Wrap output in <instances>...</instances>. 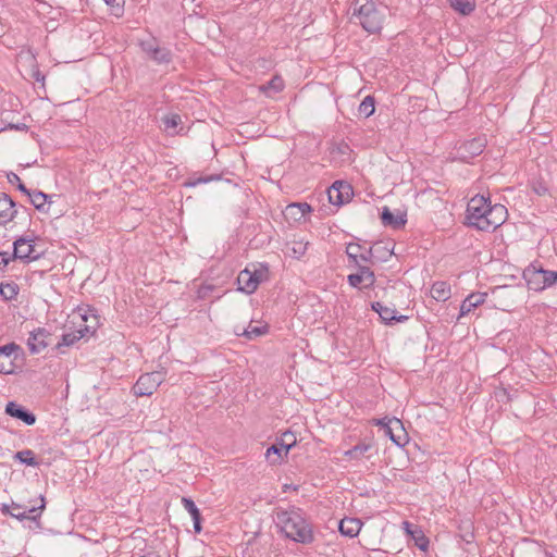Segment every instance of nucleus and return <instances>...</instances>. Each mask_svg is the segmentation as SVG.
Segmentation results:
<instances>
[{"label":"nucleus","instance_id":"obj_1","mask_svg":"<svg viewBox=\"0 0 557 557\" xmlns=\"http://www.w3.org/2000/svg\"><path fill=\"white\" fill-rule=\"evenodd\" d=\"M275 523L293 542L308 545L314 541L313 525L300 508L292 507L277 511Z\"/></svg>","mask_w":557,"mask_h":557},{"label":"nucleus","instance_id":"obj_2","mask_svg":"<svg viewBox=\"0 0 557 557\" xmlns=\"http://www.w3.org/2000/svg\"><path fill=\"white\" fill-rule=\"evenodd\" d=\"M352 20L370 34L380 33L385 20V10L374 0H354Z\"/></svg>","mask_w":557,"mask_h":557},{"label":"nucleus","instance_id":"obj_3","mask_svg":"<svg viewBox=\"0 0 557 557\" xmlns=\"http://www.w3.org/2000/svg\"><path fill=\"white\" fill-rule=\"evenodd\" d=\"M490 197L476 195L472 197L466 210V224L478 231H485V219L490 207Z\"/></svg>","mask_w":557,"mask_h":557},{"label":"nucleus","instance_id":"obj_4","mask_svg":"<svg viewBox=\"0 0 557 557\" xmlns=\"http://www.w3.org/2000/svg\"><path fill=\"white\" fill-rule=\"evenodd\" d=\"M81 319L85 322H87L89 319H92L95 323L85 324L84 327H79L75 332L63 334L61 341L57 343L54 347L59 352H63L62 347L73 346L81 338L88 337L95 334L98 325V315L96 314V310L92 308H88L83 314H81Z\"/></svg>","mask_w":557,"mask_h":557},{"label":"nucleus","instance_id":"obj_5","mask_svg":"<svg viewBox=\"0 0 557 557\" xmlns=\"http://www.w3.org/2000/svg\"><path fill=\"white\" fill-rule=\"evenodd\" d=\"M486 144L487 140L483 136L461 141L455 147V158L462 162H470L484 151Z\"/></svg>","mask_w":557,"mask_h":557},{"label":"nucleus","instance_id":"obj_6","mask_svg":"<svg viewBox=\"0 0 557 557\" xmlns=\"http://www.w3.org/2000/svg\"><path fill=\"white\" fill-rule=\"evenodd\" d=\"M40 502L41 503L38 507L33 506L28 509L17 503L12 502L9 505L3 504L0 510L3 515H10L20 521L27 519L37 522L38 517L41 515V511L46 507V502L42 496L40 497Z\"/></svg>","mask_w":557,"mask_h":557},{"label":"nucleus","instance_id":"obj_7","mask_svg":"<svg viewBox=\"0 0 557 557\" xmlns=\"http://www.w3.org/2000/svg\"><path fill=\"white\" fill-rule=\"evenodd\" d=\"M165 380V372L154 371L141 374L136 381L133 391L137 396H150Z\"/></svg>","mask_w":557,"mask_h":557},{"label":"nucleus","instance_id":"obj_8","mask_svg":"<svg viewBox=\"0 0 557 557\" xmlns=\"http://www.w3.org/2000/svg\"><path fill=\"white\" fill-rule=\"evenodd\" d=\"M41 252L37 251L33 239L21 236L13 243V259H20L26 263L38 260L41 257Z\"/></svg>","mask_w":557,"mask_h":557},{"label":"nucleus","instance_id":"obj_9","mask_svg":"<svg viewBox=\"0 0 557 557\" xmlns=\"http://www.w3.org/2000/svg\"><path fill=\"white\" fill-rule=\"evenodd\" d=\"M354 196L352 186L346 181H335L327 188L329 201L337 207L348 203Z\"/></svg>","mask_w":557,"mask_h":557},{"label":"nucleus","instance_id":"obj_10","mask_svg":"<svg viewBox=\"0 0 557 557\" xmlns=\"http://www.w3.org/2000/svg\"><path fill=\"white\" fill-rule=\"evenodd\" d=\"M22 352V347L14 342L0 346V373H13L15 367L14 361Z\"/></svg>","mask_w":557,"mask_h":557},{"label":"nucleus","instance_id":"obj_11","mask_svg":"<svg viewBox=\"0 0 557 557\" xmlns=\"http://www.w3.org/2000/svg\"><path fill=\"white\" fill-rule=\"evenodd\" d=\"M285 437H289L290 442L281 438L278 443L271 445L265 453V457L271 465H277L283 459V456H287L288 451L293 446L296 445V436L292 432H285Z\"/></svg>","mask_w":557,"mask_h":557},{"label":"nucleus","instance_id":"obj_12","mask_svg":"<svg viewBox=\"0 0 557 557\" xmlns=\"http://www.w3.org/2000/svg\"><path fill=\"white\" fill-rule=\"evenodd\" d=\"M544 274L545 269H543L541 263L533 262L523 270L522 276L529 289L542 292L545 289L544 280L542 277Z\"/></svg>","mask_w":557,"mask_h":557},{"label":"nucleus","instance_id":"obj_13","mask_svg":"<svg viewBox=\"0 0 557 557\" xmlns=\"http://www.w3.org/2000/svg\"><path fill=\"white\" fill-rule=\"evenodd\" d=\"M52 334L45 327H37L30 332L27 346L30 354H39L51 344Z\"/></svg>","mask_w":557,"mask_h":557},{"label":"nucleus","instance_id":"obj_14","mask_svg":"<svg viewBox=\"0 0 557 557\" xmlns=\"http://www.w3.org/2000/svg\"><path fill=\"white\" fill-rule=\"evenodd\" d=\"M507 219V209L505 206L500 203L491 205L487 209V215L485 219V231L484 232H494L497 227H499L503 223H505Z\"/></svg>","mask_w":557,"mask_h":557},{"label":"nucleus","instance_id":"obj_15","mask_svg":"<svg viewBox=\"0 0 557 557\" xmlns=\"http://www.w3.org/2000/svg\"><path fill=\"white\" fill-rule=\"evenodd\" d=\"M346 253L350 264L354 267L363 265L362 262L372 264L370 247L366 248L360 244L349 243L346 247Z\"/></svg>","mask_w":557,"mask_h":557},{"label":"nucleus","instance_id":"obj_16","mask_svg":"<svg viewBox=\"0 0 557 557\" xmlns=\"http://www.w3.org/2000/svg\"><path fill=\"white\" fill-rule=\"evenodd\" d=\"M20 214V209L7 193H0V225H5Z\"/></svg>","mask_w":557,"mask_h":557},{"label":"nucleus","instance_id":"obj_17","mask_svg":"<svg viewBox=\"0 0 557 557\" xmlns=\"http://www.w3.org/2000/svg\"><path fill=\"white\" fill-rule=\"evenodd\" d=\"M357 273L349 274L347 281L351 287L360 288L361 284L364 283L363 287L368 288L375 283L374 272L368 265L356 267Z\"/></svg>","mask_w":557,"mask_h":557},{"label":"nucleus","instance_id":"obj_18","mask_svg":"<svg viewBox=\"0 0 557 557\" xmlns=\"http://www.w3.org/2000/svg\"><path fill=\"white\" fill-rule=\"evenodd\" d=\"M4 411L8 416L23 421L26 425H33L36 422V416L15 401H9L5 405Z\"/></svg>","mask_w":557,"mask_h":557},{"label":"nucleus","instance_id":"obj_19","mask_svg":"<svg viewBox=\"0 0 557 557\" xmlns=\"http://www.w3.org/2000/svg\"><path fill=\"white\" fill-rule=\"evenodd\" d=\"M371 308L380 315L385 324L392 325L394 322H404L408 319L407 315L397 314L395 309L388 308L380 301L372 302Z\"/></svg>","mask_w":557,"mask_h":557},{"label":"nucleus","instance_id":"obj_20","mask_svg":"<svg viewBox=\"0 0 557 557\" xmlns=\"http://www.w3.org/2000/svg\"><path fill=\"white\" fill-rule=\"evenodd\" d=\"M487 297L486 293H471L460 305V312L458 319L468 314L473 309L478 308L485 302Z\"/></svg>","mask_w":557,"mask_h":557},{"label":"nucleus","instance_id":"obj_21","mask_svg":"<svg viewBox=\"0 0 557 557\" xmlns=\"http://www.w3.org/2000/svg\"><path fill=\"white\" fill-rule=\"evenodd\" d=\"M404 529L414 541V545L419 549H421L423 552L428 550L430 541L418 525H414L408 521H405Z\"/></svg>","mask_w":557,"mask_h":557},{"label":"nucleus","instance_id":"obj_22","mask_svg":"<svg viewBox=\"0 0 557 557\" xmlns=\"http://www.w3.org/2000/svg\"><path fill=\"white\" fill-rule=\"evenodd\" d=\"M312 208L307 202H294L288 205L284 210V216L287 220L300 221L306 214L310 213Z\"/></svg>","mask_w":557,"mask_h":557},{"label":"nucleus","instance_id":"obj_23","mask_svg":"<svg viewBox=\"0 0 557 557\" xmlns=\"http://www.w3.org/2000/svg\"><path fill=\"white\" fill-rule=\"evenodd\" d=\"M238 290L245 292L246 294H252L259 286V281L252 277L251 271L245 269L240 271L237 277Z\"/></svg>","mask_w":557,"mask_h":557},{"label":"nucleus","instance_id":"obj_24","mask_svg":"<svg viewBox=\"0 0 557 557\" xmlns=\"http://www.w3.org/2000/svg\"><path fill=\"white\" fill-rule=\"evenodd\" d=\"M362 522L358 518H344L339 521L338 530L342 535L355 537L359 534Z\"/></svg>","mask_w":557,"mask_h":557},{"label":"nucleus","instance_id":"obj_25","mask_svg":"<svg viewBox=\"0 0 557 557\" xmlns=\"http://www.w3.org/2000/svg\"><path fill=\"white\" fill-rule=\"evenodd\" d=\"M381 220H382L383 225L392 226L395 230L403 227L407 222L405 213L395 215L389 210L388 207H383L382 212H381Z\"/></svg>","mask_w":557,"mask_h":557},{"label":"nucleus","instance_id":"obj_26","mask_svg":"<svg viewBox=\"0 0 557 557\" xmlns=\"http://www.w3.org/2000/svg\"><path fill=\"white\" fill-rule=\"evenodd\" d=\"M370 250L372 253V264L387 261L393 255V248H389L387 244L382 242L375 243L370 247Z\"/></svg>","mask_w":557,"mask_h":557},{"label":"nucleus","instance_id":"obj_27","mask_svg":"<svg viewBox=\"0 0 557 557\" xmlns=\"http://www.w3.org/2000/svg\"><path fill=\"white\" fill-rule=\"evenodd\" d=\"M182 504L193 518L195 533H200L202 530L201 513L195 502L191 498L183 497Z\"/></svg>","mask_w":557,"mask_h":557},{"label":"nucleus","instance_id":"obj_28","mask_svg":"<svg viewBox=\"0 0 557 557\" xmlns=\"http://www.w3.org/2000/svg\"><path fill=\"white\" fill-rule=\"evenodd\" d=\"M431 296L436 301H446L451 296L450 285L444 281L434 282L431 287Z\"/></svg>","mask_w":557,"mask_h":557},{"label":"nucleus","instance_id":"obj_29","mask_svg":"<svg viewBox=\"0 0 557 557\" xmlns=\"http://www.w3.org/2000/svg\"><path fill=\"white\" fill-rule=\"evenodd\" d=\"M27 197L29 198L32 205L41 212H47L48 209L46 208L47 203H51V197L50 195L45 194L40 190H29L27 194Z\"/></svg>","mask_w":557,"mask_h":557},{"label":"nucleus","instance_id":"obj_30","mask_svg":"<svg viewBox=\"0 0 557 557\" xmlns=\"http://www.w3.org/2000/svg\"><path fill=\"white\" fill-rule=\"evenodd\" d=\"M372 449V445L370 443L360 442L350 449L344 453V456L348 459L360 460L363 457H368L367 453Z\"/></svg>","mask_w":557,"mask_h":557},{"label":"nucleus","instance_id":"obj_31","mask_svg":"<svg viewBox=\"0 0 557 557\" xmlns=\"http://www.w3.org/2000/svg\"><path fill=\"white\" fill-rule=\"evenodd\" d=\"M287 251L289 256L296 259H300L302 256H305L307 249H308V242L304 240H292L286 244Z\"/></svg>","mask_w":557,"mask_h":557},{"label":"nucleus","instance_id":"obj_32","mask_svg":"<svg viewBox=\"0 0 557 557\" xmlns=\"http://www.w3.org/2000/svg\"><path fill=\"white\" fill-rule=\"evenodd\" d=\"M150 59L158 64H169L173 59V54L170 49L158 46V48L152 51Z\"/></svg>","mask_w":557,"mask_h":557},{"label":"nucleus","instance_id":"obj_33","mask_svg":"<svg viewBox=\"0 0 557 557\" xmlns=\"http://www.w3.org/2000/svg\"><path fill=\"white\" fill-rule=\"evenodd\" d=\"M451 8L462 15H469L475 10V0H453Z\"/></svg>","mask_w":557,"mask_h":557},{"label":"nucleus","instance_id":"obj_34","mask_svg":"<svg viewBox=\"0 0 557 557\" xmlns=\"http://www.w3.org/2000/svg\"><path fill=\"white\" fill-rule=\"evenodd\" d=\"M14 459L18 460L21 463L30 467H38L39 461L36 459L35 453L32 449L20 450L14 455Z\"/></svg>","mask_w":557,"mask_h":557},{"label":"nucleus","instance_id":"obj_35","mask_svg":"<svg viewBox=\"0 0 557 557\" xmlns=\"http://www.w3.org/2000/svg\"><path fill=\"white\" fill-rule=\"evenodd\" d=\"M268 325H262V326H252L251 324H249L247 327L243 329V332L242 333H238L237 332V335H243L245 336L247 339H255L259 336H262L264 334L268 333Z\"/></svg>","mask_w":557,"mask_h":557},{"label":"nucleus","instance_id":"obj_36","mask_svg":"<svg viewBox=\"0 0 557 557\" xmlns=\"http://www.w3.org/2000/svg\"><path fill=\"white\" fill-rule=\"evenodd\" d=\"M393 425L397 426L400 430H404L401 421L397 418L388 419L387 423L384 424L385 434L388 435L392 442H394L396 445L401 446L400 437L396 436L393 433Z\"/></svg>","mask_w":557,"mask_h":557},{"label":"nucleus","instance_id":"obj_37","mask_svg":"<svg viewBox=\"0 0 557 557\" xmlns=\"http://www.w3.org/2000/svg\"><path fill=\"white\" fill-rule=\"evenodd\" d=\"M358 111L364 117L371 116L375 111V98L371 95L367 96L359 104Z\"/></svg>","mask_w":557,"mask_h":557},{"label":"nucleus","instance_id":"obj_38","mask_svg":"<svg viewBox=\"0 0 557 557\" xmlns=\"http://www.w3.org/2000/svg\"><path fill=\"white\" fill-rule=\"evenodd\" d=\"M221 180L220 174H212V175H201L198 177H190L185 183V187H196L199 184H207L211 182H216Z\"/></svg>","mask_w":557,"mask_h":557},{"label":"nucleus","instance_id":"obj_39","mask_svg":"<svg viewBox=\"0 0 557 557\" xmlns=\"http://www.w3.org/2000/svg\"><path fill=\"white\" fill-rule=\"evenodd\" d=\"M18 290H20V288L16 283L11 282V283H1L0 284V295L5 300L15 299L18 294Z\"/></svg>","mask_w":557,"mask_h":557},{"label":"nucleus","instance_id":"obj_40","mask_svg":"<svg viewBox=\"0 0 557 557\" xmlns=\"http://www.w3.org/2000/svg\"><path fill=\"white\" fill-rule=\"evenodd\" d=\"M263 92L272 90L273 92H280L284 89V81L281 76H273L265 85L260 88Z\"/></svg>","mask_w":557,"mask_h":557},{"label":"nucleus","instance_id":"obj_41","mask_svg":"<svg viewBox=\"0 0 557 557\" xmlns=\"http://www.w3.org/2000/svg\"><path fill=\"white\" fill-rule=\"evenodd\" d=\"M164 127L166 131L175 129L182 122V119L178 114L172 113L168 114L162 119Z\"/></svg>","mask_w":557,"mask_h":557},{"label":"nucleus","instance_id":"obj_42","mask_svg":"<svg viewBox=\"0 0 557 557\" xmlns=\"http://www.w3.org/2000/svg\"><path fill=\"white\" fill-rule=\"evenodd\" d=\"M8 182L10 184L16 185L17 189L27 196L30 189H28L21 181L20 176L16 173L10 172L7 174Z\"/></svg>","mask_w":557,"mask_h":557},{"label":"nucleus","instance_id":"obj_43","mask_svg":"<svg viewBox=\"0 0 557 557\" xmlns=\"http://www.w3.org/2000/svg\"><path fill=\"white\" fill-rule=\"evenodd\" d=\"M542 277L544 280L545 288H548L557 283V271L545 270V274Z\"/></svg>","mask_w":557,"mask_h":557},{"label":"nucleus","instance_id":"obj_44","mask_svg":"<svg viewBox=\"0 0 557 557\" xmlns=\"http://www.w3.org/2000/svg\"><path fill=\"white\" fill-rule=\"evenodd\" d=\"M108 5L111 7L112 11L116 16L123 12L125 0H104Z\"/></svg>","mask_w":557,"mask_h":557},{"label":"nucleus","instance_id":"obj_45","mask_svg":"<svg viewBox=\"0 0 557 557\" xmlns=\"http://www.w3.org/2000/svg\"><path fill=\"white\" fill-rule=\"evenodd\" d=\"M532 190L539 196H544V195L548 194V187L544 181L533 182Z\"/></svg>","mask_w":557,"mask_h":557},{"label":"nucleus","instance_id":"obj_46","mask_svg":"<svg viewBox=\"0 0 557 557\" xmlns=\"http://www.w3.org/2000/svg\"><path fill=\"white\" fill-rule=\"evenodd\" d=\"M140 47L145 53L150 58L152 54V51H154L156 48H158L157 40L152 38L151 40L141 41Z\"/></svg>","mask_w":557,"mask_h":557},{"label":"nucleus","instance_id":"obj_47","mask_svg":"<svg viewBox=\"0 0 557 557\" xmlns=\"http://www.w3.org/2000/svg\"><path fill=\"white\" fill-rule=\"evenodd\" d=\"M267 273H268L267 267H261L260 269H256V270L251 271L252 277L258 278L259 284L267 277Z\"/></svg>","mask_w":557,"mask_h":557},{"label":"nucleus","instance_id":"obj_48","mask_svg":"<svg viewBox=\"0 0 557 557\" xmlns=\"http://www.w3.org/2000/svg\"><path fill=\"white\" fill-rule=\"evenodd\" d=\"M12 260H14L12 255H9L5 251H0V270L4 269Z\"/></svg>","mask_w":557,"mask_h":557},{"label":"nucleus","instance_id":"obj_49","mask_svg":"<svg viewBox=\"0 0 557 557\" xmlns=\"http://www.w3.org/2000/svg\"><path fill=\"white\" fill-rule=\"evenodd\" d=\"M9 128L10 129H15V131H27L28 126L26 124H24V123H21V124H10Z\"/></svg>","mask_w":557,"mask_h":557},{"label":"nucleus","instance_id":"obj_50","mask_svg":"<svg viewBox=\"0 0 557 557\" xmlns=\"http://www.w3.org/2000/svg\"><path fill=\"white\" fill-rule=\"evenodd\" d=\"M212 289H213L212 286H209V285L202 286L198 292L199 297L205 298L208 295V293L211 292Z\"/></svg>","mask_w":557,"mask_h":557},{"label":"nucleus","instance_id":"obj_51","mask_svg":"<svg viewBox=\"0 0 557 557\" xmlns=\"http://www.w3.org/2000/svg\"><path fill=\"white\" fill-rule=\"evenodd\" d=\"M17 208L20 209V214L22 213V214L26 215V218L30 219V214L26 207L21 205V206H17Z\"/></svg>","mask_w":557,"mask_h":557},{"label":"nucleus","instance_id":"obj_52","mask_svg":"<svg viewBox=\"0 0 557 557\" xmlns=\"http://www.w3.org/2000/svg\"><path fill=\"white\" fill-rule=\"evenodd\" d=\"M348 150H349V146H348V145H346V144H345V145H343V146H341V147L338 148V151H339L341 153H346Z\"/></svg>","mask_w":557,"mask_h":557},{"label":"nucleus","instance_id":"obj_53","mask_svg":"<svg viewBox=\"0 0 557 557\" xmlns=\"http://www.w3.org/2000/svg\"><path fill=\"white\" fill-rule=\"evenodd\" d=\"M387 422H385V419H376L374 420V424L375 425H382L384 426V424H386Z\"/></svg>","mask_w":557,"mask_h":557},{"label":"nucleus","instance_id":"obj_54","mask_svg":"<svg viewBox=\"0 0 557 557\" xmlns=\"http://www.w3.org/2000/svg\"><path fill=\"white\" fill-rule=\"evenodd\" d=\"M281 438H284L285 441L290 442L289 437H285L284 434L282 435Z\"/></svg>","mask_w":557,"mask_h":557}]
</instances>
